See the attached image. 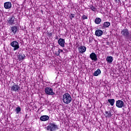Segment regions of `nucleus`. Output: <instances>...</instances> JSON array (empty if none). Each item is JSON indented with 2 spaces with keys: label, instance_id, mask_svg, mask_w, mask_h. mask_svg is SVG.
<instances>
[{
  "label": "nucleus",
  "instance_id": "obj_9",
  "mask_svg": "<svg viewBox=\"0 0 131 131\" xmlns=\"http://www.w3.org/2000/svg\"><path fill=\"white\" fill-rule=\"evenodd\" d=\"M10 28L11 32H12V33H13L14 34H16L17 32H19V28H18V27L16 26L11 27Z\"/></svg>",
  "mask_w": 131,
  "mask_h": 131
},
{
  "label": "nucleus",
  "instance_id": "obj_28",
  "mask_svg": "<svg viewBox=\"0 0 131 131\" xmlns=\"http://www.w3.org/2000/svg\"><path fill=\"white\" fill-rule=\"evenodd\" d=\"M116 3H117V0H114Z\"/></svg>",
  "mask_w": 131,
  "mask_h": 131
},
{
  "label": "nucleus",
  "instance_id": "obj_10",
  "mask_svg": "<svg viewBox=\"0 0 131 131\" xmlns=\"http://www.w3.org/2000/svg\"><path fill=\"white\" fill-rule=\"evenodd\" d=\"M19 90H20V87L19 85L15 84V83L11 87V91H12V92H17L19 91Z\"/></svg>",
  "mask_w": 131,
  "mask_h": 131
},
{
  "label": "nucleus",
  "instance_id": "obj_19",
  "mask_svg": "<svg viewBox=\"0 0 131 131\" xmlns=\"http://www.w3.org/2000/svg\"><path fill=\"white\" fill-rule=\"evenodd\" d=\"M101 74V70L97 69L94 73V76H98V75Z\"/></svg>",
  "mask_w": 131,
  "mask_h": 131
},
{
  "label": "nucleus",
  "instance_id": "obj_22",
  "mask_svg": "<svg viewBox=\"0 0 131 131\" xmlns=\"http://www.w3.org/2000/svg\"><path fill=\"white\" fill-rule=\"evenodd\" d=\"M102 20L101 19V18L98 17V18H96L95 20V23L96 24H100V23H101Z\"/></svg>",
  "mask_w": 131,
  "mask_h": 131
},
{
  "label": "nucleus",
  "instance_id": "obj_15",
  "mask_svg": "<svg viewBox=\"0 0 131 131\" xmlns=\"http://www.w3.org/2000/svg\"><path fill=\"white\" fill-rule=\"evenodd\" d=\"M78 50L79 51V53L83 54V53H85L86 51V48L84 46H81L78 48Z\"/></svg>",
  "mask_w": 131,
  "mask_h": 131
},
{
  "label": "nucleus",
  "instance_id": "obj_11",
  "mask_svg": "<svg viewBox=\"0 0 131 131\" xmlns=\"http://www.w3.org/2000/svg\"><path fill=\"white\" fill-rule=\"evenodd\" d=\"M58 43L60 46V47L64 48V47H65V39L61 38H59L58 41Z\"/></svg>",
  "mask_w": 131,
  "mask_h": 131
},
{
  "label": "nucleus",
  "instance_id": "obj_20",
  "mask_svg": "<svg viewBox=\"0 0 131 131\" xmlns=\"http://www.w3.org/2000/svg\"><path fill=\"white\" fill-rule=\"evenodd\" d=\"M106 61L108 63L113 62V57L112 56H107L106 57Z\"/></svg>",
  "mask_w": 131,
  "mask_h": 131
},
{
  "label": "nucleus",
  "instance_id": "obj_5",
  "mask_svg": "<svg viewBox=\"0 0 131 131\" xmlns=\"http://www.w3.org/2000/svg\"><path fill=\"white\" fill-rule=\"evenodd\" d=\"M45 93L46 95H49V96H54L55 93L54 92L53 89L51 87H46L45 90Z\"/></svg>",
  "mask_w": 131,
  "mask_h": 131
},
{
  "label": "nucleus",
  "instance_id": "obj_8",
  "mask_svg": "<svg viewBox=\"0 0 131 131\" xmlns=\"http://www.w3.org/2000/svg\"><path fill=\"white\" fill-rule=\"evenodd\" d=\"M90 58L91 59V60H92V61H96L98 60V57L95 52H92L91 54H90Z\"/></svg>",
  "mask_w": 131,
  "mask_h": 131
},
{
  "label": "nucleus",
  "instance_id": "obj_6",
  "mask_svg": "<svg viewBox=\"0 0 131 131\" xmlns=\"http://www.w3.org/2000/svg\"><path fill=\"white\" fill-rule=\"evenodd\" d=\"M15 21H16V18H15V17L13 16H10L9 17V18L7 20V25H9V26L11 25H15Z\"/></svg>",
  "mask_w": 131,
  "mask_h": 131
},
{
  "label": "nucleus",
  "instance_id": "obj_24",
  "mask_svg": "<svg viewBox=\"0 0 131 131\" xmlns=\"http://www.w3.org/2000/svg\"><path fill=\"white\" fill-rule=\"evenodd\" d=\"M61 53H63V50L58 49V54H57V56H60V54Z\"/></svg>",
  "mask_w": 131,
  "mask_h": 131
},
{
  "label": "nucleus",
  "instance_id": "obj_1",
  "mask_svg": "<svg viewBox=\"0 0 131 131\" xmlns=\"http://www.w3.org/2000/svg\"><path fill=\"white\" fill-rule=\"evenodd\" d=\"M121 36L124 37L127 41H129L131 39V32L127 28H124L121 30Z\"/></svg>",
  "mask_w": 131,
  "mask_h": 131
},
{
  "label": "nucleus",
  "instance_id": "obj_2",
  "mask_svg": "<svg viewBox=\"0 0 131 131\" xmlns=\"http://www.w3.org/2000/svg\"><path fill=\"white\" fill-rule=\"evenodd\" d=\"M62 100L64 104H70L72 102V97L68 93H66L62 95Z\"/></svg>",
  "mask_w": 131,
  "mask_h": 131
},
{
  "label": "nucleus",
  "instance_id": "obj_16",
  "mask_svg": "<svg viewBox=\"0 0 131 131\" xmlns=\"http://www.w3.org/2000/svg\"><path fill=\"white\" fill-rule=\"evenodd\" d=\"M12 7V3L11 2H6L4 3V8L5 9H11Z\"/></svg>",
  "mask_w": 131,
  "mask_h": 131
},
{
  "label": "nucleus",
  "instance_id": "obj_4",
  "mask_svg": "<svg viewBox=\"0 0 131 131\" xmlns=\"http://www.w3.org/2000/svg\"><path fill=\"white\" fill-rule=\"evenodd\" d=\"M19 42L14 40L10 43V46L13 48V51H17L20 48Z\"/></svg>",
  "mask_w": 131,
  "mask_h": 131
},
{
  "label": "nucleus",
  "instance_id": "obj_17",
  "mask_svg": "<svg viewBox=\"0 0 131 131\" xmlns=\"http://www.w3.org/2000/svg\"><path fill=\"white\" fill-rule=\"evenodd\" d=\"M25 57H26V56H25V54H19V55H17V58H18V61H22V60H24L25 59Z\"/></svg>",
  "mask_w": 131,
  "mask_h": 131
},
{
  "label": "nucleus",
  "instance_id": "obj_14",
  "mask_svg": "<svg viewBox=\"0 0 131 131\" xmlns=\"http://www.w3.org/2000/svg\"><path fill=\"white\" fill-rule=\"evenodd\" d=\"M103 35V31L102 30L98 29L95 31V35L96 36H102Z\"/></svg>",
  "mask_w": 131,
  "mask_h": 131
},
{
  "label": "nucleus",
  "instance_id": "obj_26",
  "mask_svg": "<svg viewBox=\"0 0 131 131\" xmlns=\"http://www.w3.org/2000/svg\"><path fill=\"white\" fill-rule=\"evenodd\" d=\"M70 18L71 20L74 18V14H71V15L70 16Z\"/></svg>",
  "mask_w": 131,
  "mask_h": 131
},
{
  "label": "nucleus",
  "instance_id": "obj_12",
  "mask_svg": "<svg viewBox=\"0 0 131 131\" xmlns=\"http://www.w3.org/2000/svg\"><path fill=\"white\" fill-rule=\"evenodd\" d=\"M105 113L106 118H110L113 115V112L112 111H105Z\"/></svg>",
  "mask_w": 131,
  "mask_h": 131
},
{
  "label": "nucleus",
  "instance_id": "obj_13",
  "mask_svg": "<svg viewBox=\"0 0 131 131\" xmlns=\"http://www.w3.org/2000/svg\"><path fill=\"white\" fill-rule=\"evenodd\" d=\"M50 119V117L47 115H43L40 117V120L41 121H47Z\"/></svg>",
  "mask_w": 131,
  "mask_h": 131
},
{
  "label": "nucleus",
  "instance_id": "obj_21",
  "mask_svg": "<svg viewBox=\"0 0 131 131\" xmlns=\"http://www.w3.org/2000/svg\"><path fill=\"white\" fill-rule=\"evenodd\" d=\"M108 103H110L111 106H114V103H115V99H108Z\"/></svg>",
  "mask_w": 131,
  "mask_h": 131
},
{
  "label": "nucleus",
  "instance_id": "obj_18",
  "mask_svg": "<svg viewBox=\"0 0 131 131\" xmlns=\"http://www.w3.org/2000/svg\"><path fill=\"white\" fill-rule=\"evenodd\" d=\"M110 25H111L110 22L106 21L103 23L102 27H103V28H108Z\"/></svg>",
  "mask_w": 131,
  "mask_h": 131
},
{
  "label": "nucleus",
  "instance_id": "obj_7",
  "mask_svg": "<svg viewBox=\"0 0 131 131\" xmlns=\"http://www.w3.org/2000/svg\"><path fill=\"white\" fill-rule=\"evenodd\" d=\"M116 106L118 108H122L124 107V102L122 100H117L116 101Z\"/></svg>",
  "mask_w": 131,
  "mask_h": 131
},
{
  "label": "nucleus",
  "instance_id": "obj_3",
  "mask_svg": "<svg viewBox=\"0 0 131 131\" xmlns=\"http://www.w3.org/2000/svg\"><path fill=\"white\" fill-rule=\"evenodd\" d=\"M45 128H47V130L55 131L58 129V125H55L54 123H50Z\"/></svg>",
  "mask_w": 131,
  "mask_h": 131
},
{
  "label": "nucleus",
  "instance_id": "obj_23",
  "mask_svg": "<svg viewBox=\"0 0 131 131\" xmlns=\"http://www.w3.org/2000/svg\"><path fill=\"white\" fill-rule=\"evenodd\" d=\"M15 111L17 114H19V112H21V107H16L15 109Z\"/></svg>",
  "mask_w": 131,
  "mask_h": 131
},
{
  "label": "nucleus",
  "instance_id": "obj_25",
  "mask_svg": "<svg viewBox=\"0 0 131 131\" xmlns=\"http://www.w3.org/2000/svg\"><path fill=\"white\" fill-rule=\"evenodd\" d=\"M90 9L92 11H93V12H95V11H96V8H95V7H94L93 6H91L90 7Z\"/></svg>",
  "mask_w": 131,
  "mask_h": 131
},
{
  "label": "nucleus",
  "instance_id": "obj_27",
  "mask_svg": "<svg viewBox=\"0 0 131 131\" xmlns=\"http://www.w3.org/2000/svg\"><path fill=\"white\" fill-rule=\"evenodd\" d=\"M82 18L83 20H85V19H88V16L85 15H83Z\"/></svg>",
  "mask_w": 131,
  "mask_h": 131
}]
</instances>
